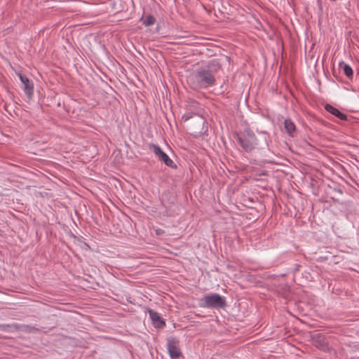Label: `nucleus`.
Instances as JSON below:
<instances>
[{
  "mask_svg": "<svg viewBox=\"0 0 359 359\" xmlns=\"http://www.w3.org/2000/svg\"><path fill=\"white\" fill-rule=\"evenodd\" d=\"M189 81L196 86H208L213 84L214 76L210 71L203 69L189 77Z\"/></svg>",
  "mask_w": 359,
  "mask_h": 359,
  "instance_id": "1",
  "label": "nucleus"
},
{
  "mask_svg": "<svg viewBox=\"0 0 359 359\" xmlns=\"http://www.w3.org/2000/svg\"><path fill=\"white\" fill-rule=\"evenodd\" d=\"M202 301L203 307L223 308L226 305L225 298L218 294L205 295Z\"/></svg>",
  "mask_w": 359,
  "mask_h": 359,
  "instance_id": "2",
  "label": "nucleus"
},
{
  "mask_svg": "<svg viewBox=\"0 0 359 359\" xmlns=\"http://www.w3.org/2000/svg\"><path fill=\"white\" fill-rule=\"evenodd\" d=\"M150 149L154 153V154L158 158V159L163 161L166 165L172 167L173 161L169 158V156L161 150V149L156 145L151 144Z\"/></svg>",
  "mask_w": 359,
  "mask_h": 359,
  "instance_id": "3",
  "label": "nucleus"
},
{
  "mask_svg": "<svg viewBox=\"0 0 359 359\" xmlns=\"http://www.w3.org/2000/svg\"><path fill=\"white\" fill-rule=\"evenodd\" d=\"M245 133H247L249 140L245 141V140L240 138L239 142L243 149L247 151H250L254 147V145L257 144V139L255 135L251 131L247 130H245Z\"/></svg>",
  "mask_w": 359,
  "mask_h": 359,
  "instance_id": "4",
  "label": "nucleus"
},
{
  "mask_svg": "<svg viewBox=\"0 0 359 359\" xmlns=\"http://www.w3.org/2000/svg\"><path fill=\"white\" fill-rule=\"evenodd\" d=\"M168 351L172 359L178 358L181 355L178 342L173 339L168 340Z\"/></svg>",
  "mask_w": 359,
  "mask_h": 359,
  "instance_id": "5",
  "label": "nucleus"
},
{
  "mask_svg": "<svg viewBox=\"0 0 359 359\" xmlns=\"http://www.w3.org/2000/svg\"><path fill=\"white\" fill-rule=\"evenodd\" d=\"M17 74L23 84V90L25 94L30 97L33 95L34 92V86L32 82L21 73H17Z\"/></svg>",
  "mask_w": 359,
  "mask_h": 359,
  "instance_id": "6",
  "label": "nucleus"
},
{
  "mask_svg": "<svg viewBox=\"0 0 359 359\" xmlns=\"http://www.w3.org/2000/svg\"><path fill=\"white\" fill-rule=\"evenodd\" d=\"M150 317L153 321V323L154 325L157 327H163L165 325V322L161 320V317L159 316L158 313L150 310L149 311Z\"/></svg>",
  "mask_w": 359,
  "mask_h": 359,
  "instance_id": "7",
  "label": "nucleus"
},
{
  "mask_svg": "<svg viewBox=\"0 0 359 359\" xmlns=\"http://www.w3.org/2000/svg\"><path fill=\"white\" fill-rule=\"evenodd\" d=\"M325 109L327 111L330 112V114L334 115L335 116L338 117L341 120H346V116L341 112H340L337 109L334 108L330 104H326L325 107Z\"/></svg>",
  "mask_w": 359,
  "mask_h": 359,
  "instance_id": "8",
  "label": "nucleus"
},
{
  "mask_svg": "<svg viewBox=\"0 0 359 359\" xmlns=\"http://www.w3.org/2000/svg\"><path fill=\"white\" fill-rule=\"evenodd\" d=\"M339 67L341 69L343 70L344 74L347 77L350 78V77L353 76V72L350 65H348L346 64L345 62H344L343 61H341L339 62Z\"/></svg>",
  "mask_w": 359,
  "mask_h": 359,
  "instance_id": "9",
  "label": "nucleus"
},
{
  "mask_svg": "<svg viewBox=\"0 0 359 359\" xmlns=\"http://www.w3.org/2000/svg\"><path fill=\"white\" fill-rule=\"evenodd\" d=\"M284 125L287 132L292 135L295 130L294 124L290 120L287 119L285 121Z\"/></svg>",
  "mask_w": 359,
  "mask_h": 359,
  "instance_id": "10",
  "label": "nucleus"
},
{
  "mask_svg": "<svg viewBox=\"0 0 359 359\" xmlns=\"http://www.w3.org/2000/svg\"><path fill=\"white\" fill-rule=\"evenodd\" d=\"M142 24L144 25L145 26H151L155 23L156 19L154 16L149 15H147L145 18H143L142 19Z\"/></svg>",
  "mask_w": 359,
  "mask_h": 359,
  "instance_id": "11",
  "label": "nucleus"
},
{
  "mask_svg": "<svg viewBox=\"0 0 359 359\" xmlns=\"http://www.w3.org/2000/svg\"><path fill=\"white\" fill-rule=\"evenodd\" d=\"M316 346L319 347L320 348L323 349V350H325L327 348V344H320V345H318L317 344H316Z\"/></svg>",
  "mask_w": 359,
  "mask_h": 359,
  "instance_id": "12",
  "label": "nucleus"
}]
</instances>
